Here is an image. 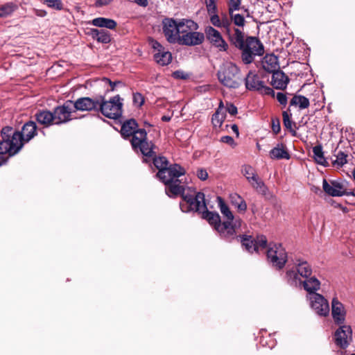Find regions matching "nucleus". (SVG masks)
I'll use <instances>...</instances> for the list:
<instances>
[{"instance_id":"1","label":"nucleus","mask_w":355,"mask_h":355,"mask_svg":"<svg viewBox=\"0 0 355 355\" xmlns=\"http://www.w3.org/2000/svg\"><path fill=\"white\" fill-rule=\"evenodd\" d=\"M121 133L124 138L132 136L130 142L135 151H140L147 157L155 156L153 150L155 145L152 141L147 140V132L145 129H138V123L135 119H130L125 121L121 125Z\"/></svg>"},{"instance_id":"2","label":"nucleus","mask_w":355,"mask_h":355,"mask_svg":"<svg viewBox=\"0 0 355 355\" xmlns=\"http://www.w3.org/2000/svg\"><path fill=\"white\" fill-rule=\"evenodd\" d=\"M202 214V218L206 219L211 225L214 227L221 238L229 242H231L235 239L239 241L236 229L241 227V220H236L234 224L232 225L229 221H223L221 223L219 214L216 212L209 211L207 209L204 210Z\"/></svg>"},{"instance_id":"3","label":"nucleus","mask_w":355,"mask_h":355,"mask_svg":"<svg viewBox=\"0 0 355 355\" xmlns=\"http://www.w3.org/2000/svg\"><path fill=\"white\" fill-rule=\"evenodd\" d=\"M185 173V169L180 164H174L167 166L165 179L159 180L166 185L165 192L169 198H176L184 191V186L179 178Z\"/></svg>"},{"instance_id":"4","label":"nucleus","mask_w":355,"mask_h":355,"mask_svg":"<svg viewBox=\"0 0 355 355\" xmlns=\"http://www.w3.org/2000/svg\"><path fill=\"white\" fill-rule=\"evenodd\" d=\"M180 195L184 201L180 203V209L183 212L193 211L202 213L207 209L203 193L197 192L194 189L188 187L187 193L184 189Z\"/></svg>"},{"instance_id":"5","label":"nucleus","mask_w":355,"mask_h":355,"mask_svg":"<svg viewBox=\"0 0 355 355\" xmlns=\"http://www.w3.org/2000/svg\"><path fill=\"white\" fill-rule=\"evenodd\" d=\"M240 69L232 62H225L217 72L218 81L225 87L236 89L241 85Z\"/></svg>"},{"instance_id":"6","label":"nucleus","mask_w":355,"mask_h":355,"mask_svg":"<svg viewBox=\"0 0 355 355\" xmlns=\"http://www.w3.org/2000/svg\"><path fill=\"white\" fill-rule=\"evenodd\" d=\"M123 98L119 95H116L109 101H106L103 96H99V107L98 111L107 118L117 119L123 112Z\"/></svg>"},{"instance_id":"7","label":"nucleus","mask_w":355,"mask_h":355,"mask_svg":"<svg viewBox=\"0 0 355 355\" xmlns=\"http://www.w3.org/2000/svg\"><path fill=\"white\" fill-rule=\"evenodd\" d=\"M242 51L241 58L245 64H250L254 61L255 56H261L264 53L262 43L255 37H248L245 39Z\"/></svg>"},{"instance_id":"8","label":"nucleus","mask_w":355,"mask_h":355,"mask_svg":"<svg viewBox=\"0 0 355 355\" xmlns=\"http://www.w3.org/2000/svg\"><path fill=\"white\" fill-rule=\"evenodd\" d=\"M349 182L340 179L327 181L322 180V189L325 193L332 197H340L343 196H355L354 192L348 188Z\"/></svg>"},{"instance_id":"9","label":"nucleus","mask_w":355,"mask_h":355,"mask_svg":"<svg viewBox=\"0 0 355 355\" xmlns=\"http://www.w3.org/2000/svg\"><path fill=\"white\" fill-rule=\"evenodd\" d=\"M15 132L10 126L2 128L1 131L2 141H0V155L8 157L17 153V152H14L17 147V142H15L13 139Z\"/></svg>"},{"instance_id":"10","label":"nucleus","mask_w":355,"mask_h":355,"mask_svg":"<svg viewBox=\"0 0 355 355\" xmlns=\"http://www.w3.org/2000/svg\"><path fill=\"white\" fill-rule=\"evenodd\" d=\"M267 259L275 268L282 269L288 259L287 252L281 244H270L267 251Z\"/></svg>"},{"instance_id":"11","label":"nucleus","mask_w":355,"mask_h":355,"mask_svg":"<svg viewBox=\"0 0 355 355\" xmlns=\"http://www.w3.org/2000/svg\"><path fill=\"white\" fill-rule=\"evenodd\" d=\"M37 135V125L33 121H29L24 124L21 131H16L13 139L17 142V147L14 152L19 153L25 143L28 142Z\"/></svg>"},{"instance_id":"12","label":"nucleus","mask_w":355,"mask_h":355,"mask_svg":"<svg viewBox=\"0 0 355 355\" xmlns=\"http://www.w3.org/2000/svg\"><path fill=\"white\" fill-rule=\"evenodd\" d=\"M245 85L250 91H255L263 95L274 94L273 89L266 86L260 76L254 71H249L245 78Z\"/></svg>"},{"instance_id":"13","label":"nucleus","mask_w":355,"mask_h":355,"mask_svg":"<svg viewBox=\"0 0 355 355\" xmlns=\"http://www.w3.org/2000/svg\"><path fill=\"white\" fill-rule=\"evenodd\" d=\"M74 112L73 101H67L62 105L54 108L53 114L54 124L60 125L71 121L72 112Z\"/></svg>"},{"instance_id":"14","label":"nucleus","mask_w":355,"mask_h":355,"mask_svg":"<svg viewBox=\"0 0 355 355\" xmlns=\"http://www.w3.org/2000/svg\"><path fill=\"white\" fill-rule=\"evenodd\" d=\"M179 20L165 18L162 20V30L166 40L171 44H176L178 34Z\"/></svg>"},{"instance_id":"15","label":"nucleus","mask_w":355,"mask_h":355,"mask_svg":"<svg viewBox=\"0 0 355 355\" xmlns=\"http://www.w3.org/2000/svg\"><path fill=\"white\" fill-rule=\"evenodd\" d=\"M309 300L311 306L316 314L324 317L329 315V302L322 295L313 293L309 296Z\"/></svg>"},{"instance_id":"16","label":"nucleus","mask_w":355,"mask_h":355,"mask_svg":"<svg viewBox=\"0 0 355 355\" xmlns=\"http://www.w3.org/2000/svg\"><path fill=\"white\" fill-rule=\"evenodd\" d=\"M205 34L207 40L218 51H226L227 50L228 44L218 31L211 26H208L205 29Z\"/></svg>"},{"instance_id":"17","label":"nucleus","mask_w":355,"mask_h":355,"mask_svg":"<svg viewBox=\"0 0 355 355\" xmlns=\"http://www.w3.org/2000/svg\"><path fill=\"white\" fill-rule=\"evenodd\" d=\"M335 343L340 348H347L352 340V330L349 325L342 324L336 331Z\"/></svg>"},{"instance_id":"18","label":"nucleus","mask_w":355,"mask_h":355,"mask_svg":"<svg viewBox=\"0 0 355 355\" xmlns=\"http://www.w3.org/2000/svg\"><path fill=\"white\" fill-rule=\"evenodd\" d=\"M296 263L297 271L296 273L294 270H288L286 272V276L291 280L290 284L295 283L297 284V279L298 275L302 277L308 278L312 273V268L307 261L303 260H297Z\"/></svg>"},{"instance_id":"19","label":"nucleus","mask_w":355,"mask_h":355,"mask_svg":"<svg viewBox=\"0 0 355 355\" xmlns=\"http://www.w3.org/2000/svg\"><path fill=\"white\" fill-rule=\"evenodd\" d=\"M150 44L152 48L156 51L154 55V59L158 64L165 66L171 63L172 60L171 52L165 51L164 47L156 40H152Z\"/></svg>"},{"instance_id":"20","label":"nucleus","mask_w":355,"mask_h":355,"mask_svg":"<svg viewBox=\"0 0 355 355\" xmlns=\"http://www.w3.org/2000/svg\"><path fill=\"white\" fill-rule=\"evenodd\" d=\"M98 107H99V96L94 98L81 97L73 103L74 111H98Z\"/></svg>"},{"instance_id":"21","label":"nucleus","mask_w":355,"mask_h":355,"mask_svg":"<svg viewBox=\"0 0 355 355\" xmlns=\"http://www.w3.org/2000/svg\"><path fill=\"white\" fill-rule=\"evenodd\" d=\"M205 40L203 33L191 31L185 35H180L176 43L180 45L196 46L202 44Z\"/></svg>"},{"instance_id":"22","label":"nucleus","mask_w":355,"mask_h":355,"mask_svg":"<svg viewBox=\"0 0 355 355\" xmlns=\"http://www.w3.org/2000/svg\"><path fill=\"white\" fill-rule=\"evenodd\" d=\"M331 315L335 324H344L346 311L343 304L336 297H334L331 302Z\"/></svg>"},{"instance_id":"23","label":"nucleus","mask_w":355,"mask_h":355,"mask_svg":"<svg viewBox=\"0 0 355 355\" xmlns=\"http://www.w3.org/2000/svg\"><path fill=\"white\" fill-rule=\"evenodd\" d=\"M261 65L263 69L268 73H273L279 68L278 58L274 54L266 55L261 61Z\"/></svg>"},{"instance_id":"24","label":"nucleus","mask_w":355,"mask_h":355,"mask_svg":"<svg viewBox=\"0 0 355 355\" xmlns=\"http://www.w3.org/2000/svg\"><path fill=\"white\" fill-rule=\"evenodd\" d=\"M272 73L271 83L272 86L278 89H284L289 82L288 77L279 69Z\"/></svg>"},{"instance_id":"25","label":"nucleus","mask_w":355,"mask_h":355,"mask_svg":"<svg viewBox=\"0 0 355 355\" xmlns=\"http://www.w3.org/2000/svg\"><path fill=\"white\" fill-rule=\"evenodd\" d=\"M35 117L37 123L44 127H49L54 124L53 114L49 110H40L36 112Z\"/></svg>"},{"instance_id":"26","label":"nucleus","mask_w":355,"mask_h":355,"mask_svg":"<svg viewBox=\"0 0 355 355\" xmlns=\"http://www.w3.org/2000/svg\"><path fill=\"white\" fill-rule=\"evenodd\" d=\"M153 164L158 169L156 176L159 179H165L166 168L168 166V161L165 157H155L153 158Z\"/></svg>"},{"instance_id":"27","label":"nucleus","mask_w":355,"mask_h":355,"mask_svg":"<svg viewBox=\"0 0 355 355\" xmlns=\"http://www.w3.org/2000/svg\"><path fill=\"white\" fill-rule=\"evenodd\" d=\"M89 34L94 40L100 43L108 44L111 41L110 34L105 30L92 28Z\"/></svg>"},{"instance_id":"28","label":"nucleus","mask_w":355,"mask_h":355,"mask_svg":"<svg viewBox=\"0 0 355 355\" xmlns=\"http://www.w3.org/2000/svg\"><path fill=\"white\" fill-rule=\"evenodd\" d=\"M198 25L191 19H179L178 34L185 35L191 31H197Z\"/></svg>"},{"instance_id":"29","label":"nucleus","mask_w":355,"mask_h":355,"mask_svg":"<svg viewBox=\"0 0 355 355\" xmlns=\"http://www.w3.org/2000/svg\"><path fill=\"white\" fill-rule=\"evenodd\" d=\"M91 24L96 27L106 28L110 30L114 29L117 25V23L114 19L105 17H96L92 19Z\"/></svg>"},{"instance_id":"30","label":"nucleus","mask_w":355,"mask_h":355,"mask_svg":"<svg viewBox=\"0 0 355 355\" xmlns=\"http://www.w3.org/2000/svg\"><path fill=\"white\" fill-rule=\"evenodd\" d=\"M217 200L221 214L226 218L225 221H229L231 224L234 225L236 220H241L240 218H234L232 211L230 210L229 207L221 197H218Z\"/></svg>"},{"instance_id":"31","label":"nucleus","mask_w":355,"mask_h":355,"mask_svg":"<svg viewBox=\"0 0 355 355\" xmlns=\"http://www.w3.org/2000/svg\"><path fill=\"white\" fill-rule=\"evenodd\" d=\"M302 282L300 280V284ZM303 287L309 293V296L313 293H316L315 291L320 288V283L319 280L313 277L305 279L302 282Z\"/></svg>"},{"instance_id":"32","label":"nucleus","mask_w":355,"mask_h":355,"mask_svg":"<svg viewBox=\"0 0 355 355\" xmlns=\"http://www.w3.org/2000/svg\"><path fill=\"white\" fill-rule=\"evenodd\" d=\"M270 156L272 159H290L289 153L287 152L286 150H285V148L282 144H281V145L278 144L277 146L273 148L270 151Z\"/></svg>"},{"instance_id":"33","label":"nucleus","mask_w":355,"mask_h":355,"mask_svg":"<svg viewBox=\"0 0 355 355\" xmlns=\"http://www.w3.org/2000/svg\"><path fill=\"white\" fill-rule=\"evenodd\" d=\"M230 35V40L231 42L238 49L243 47L245 40H244V33L239 28H234V33Z\"/></svg>"},{"instance_id":"34","label":"nucleus","mask_w":355,"mask_h":355,"mask_svg":"<svg viewBox=\"0 0 355 355\" xmlns=\"http://www.w3.org/2000/svg\"><path fill=\"white\" fill-rule=\"evenodd\" d=\"M283 116V123L285 128L288 130V131L291 133L292 136L295 137L297 135L296 124L291 120V114H288L287 111H284L282 112Z\"/></svg>"},{"instance_id":"35","label":"nucleus","mask_w":355,"mask_h":355,"mask_svg":"<svg viewBox=\"0 0 355 355\" xmlns=\"http://www.w3.org/2000/svg\"><path fill=\"white\" fill-rule=\"evenodd\" d=\"M222 107L223 103L220 102L218 108L212 115L211 123L215 128H220L225 119V115L222 112Z\"/></svg>"},{"instance_id":"36","label":"nucleus","mask_w":355,"mask_h":355,"mask_svg":"<svg viewBox=\"0 0 355 355\" xmlns=\"http://www.w3.org/2000/svg\"><path fill=\"white\" fill-rule=\"evenodd\" d=\"M231 203L239 211H245L247 209V204L245 201L237 193H232L230 196Z\"/></svg>"},{"instance_id":"37","label":"nucleus","mask_w":355,"mask_h":355,"mask_svg":"<svg viewBox=\"0 0 355 355\" xmlns=\"http://www.w3.org/2000/svg\"><path fill=\"white\" fill-rule=\"evenodd\" d=\"M290 105L298 106L300 109L303 110L307 108L309 106L310 103L309 100L306 97L302 95H295L292 98Z\"/></svg>"},{"instance_id":"38","label":"nucleus","mask_w":355,"mask_h":355,"mask_svg":"<svg viewBox=\"0 0 355 355\" xmlns=\"http://www.w3.org/2000/svg\"><path fill=\"white\" fill-rule=\"evenodd\" d=\"M313 158L315 161L322 166H326L327 161L324 156L322 147L321 145L315 146L313 148Z\"/></svg>"},{"instance_id":"39","label":"nucleus","mask_w":355,"mask_h":355,"mask_svg":"<svg viewBox=\"0 0 355 355\" xmlns=\"http://www.w3.org/2000/svg\"><path fill=\"white\" fill-rule=\"evenodd\" d=\"M255 180H252V182H250L249 183L251 186L259 193L262 195H266L268 189L265 184V183L259 178V176L254 178Z\"/></svg>"},{"instance_id":"40","label":"nucleus","mask_w":355,"mask_h":355,"mask_svg":"<svg viewBox=\"0 0 355 355\" xmlns=\"http://www.w3.org/2000/svg\"><path fill=\"white\" fill-rule=\"evenodd\" d=\"M242 174L245 177L248 182L255 180L254 178L258 175L255 169L250 165H243L241 168Z\"/></svg>"},{"instance_id":"41","label":"nucleus","mask_w":355,"mask_h":355,"mask_svg":"<svg viewBox=\"0 0 355 355\" xmlns=\"http://www.w3.org/2000/svg\"><path fill=\"white\" fill-rule=\"evenodd\" d=\"M17 9V6L14 3H8L0 7V17H7Z\"/></svg>"},{"instance_id":"42","label":"nucleus","mask_w":355,"mask_h":355,"mask_svg":"<svg viewBox=\"0 0 355 355\" xmlns=\"http://www.w3.org/2000/svg\"><path fill=\"white\" fill-rule=\"evenodd\" d=\"M240 241L242 245L245 248L247 251L249 252H252L254 250V239L251 236H240Z\"/></svg>"},{"instance_id":"43","label":"nucleus","mask_w":355,"mask_h":355,"mask_svg":"<svg viewBox=\"0 0 355 355\" xmlns=\"http://www.w3.org/2000/svg\"><path fill=\"white\" fill-rule=\"evenodd\" d=\"M336 157V159L333 161V164L337 167H342L347 162V154L343 151H338Z\"/></svg>"},{"instance_id":"44","label":"nucleus","mask_w":355,"mask_h":355,"mask_svg":"<svg viewBox=\"0 0 355 355\" xmlns=\"http://www.w3.org/2000/svg\"><path fill=\"white\" fill-rule=\"evenodd\" d=\"M254 250L258 252L259 249H265L267 246V239L263 235H260L254 239Z\"/></svg>"},{"instance_id":"45","label":"nucleus","mask_w":355,"mask_h":355,"mask_svg":"<svg viewBox=\"0 0 355 355\" xmlns=\"http://www.w3.org/2000/svg\"><path fill=\"white\" fill-rule=\"evenodd\" d=\"M229 14L234 25L237 26H244L245 20L243 15L240 14H234V12Z\"/></svg>"},{"instance_id":"46","label":"nucleus","mask_w":355,"mask_h":355,"mask_svg":"<svg viewBox=\"0 0 355 355\" xmlns=\"http://www.w3.org/2000/svg\"><path fill=\"white\" fill-rule=\"evenodd\" d=\"M44 3L51 8L56 10H61L63 9V3L62 0H44Z\"/></svg>"},{"instance_id":"47","label":"nucleus","mask_w":355,"mask_h":355,"mask_svg":"<svg viewBox=\"0 0 355 355\" xmlns=\"http://www.w3.org/2000/svg\"><path fill=\"white\" fill-rule=\"evenodd\" d=\"M132 101L135 106L139 107L144 103V97L139 92L134 93L132 96Z\"/></svg>"},{"instance_id":"48","label":"nucleus","mask_w":355,"mask_h":355,"mask_svg":"<svg viewBox=\"0 0 355 355\" xmlns=\"http://www.w3.org/2000/svg\"><path fill=\"white\" fill-rule=\"evenodd\" d=\"M221 28H225L227 33L228 34H230V26L232 25V21L230 19H229L227 17V15H224L222 18H221Z\"/></svg>"},{"instance_id":"49","label":"nucleus","mask_w":355,"mask_h":355,"mask_svg":"<svg viewBox=\"0 0 355 355\" xmlns=\"http://www.w3.org/2000/svg\"><path fill=\"white\" fill-rule=\"evenodd\" d=\"M241 5V0H230L228 4L229 13H232L235 10H239Z\"/></svg>"},{"instance_id":"50","label":"nucleus","mask_w":355,"mask_h":355,"mask_svg":"<svg viewBox=\"0 0 355 355\" xmlns=\"http://www.w3.org/2000/svg\"><path fill=\"white\" fill-rule=\"evenodd\" d=\"M205 4L209 15L216 12L217 8L215 3V0H205Z\"/></svg>"},{"instance_id":"51","label":"nucleus","mask_w":355,"mask_h":355,"mask_svg":"<svg viewBox=\"0 0 355 355\" xmlns=\"http://www.w3.org/2000/svg\"><path fill=\"white\" fill-rule=\"evenodd\" d=\"M210 21L211 23L216 27L221 28V19H220L219 16L215 13H212L210 15Z\"/></svg>"},{"instance_id":"52","label":"nucleus","mask_w":355,"mask_h":355,"mask_svg":"<svg viewBox=\"0 0 355 355\" xmlns=\"http://www.w3.org/2000/svg\"><path fill=\"white\" fill-rule=\"evenodd\" d=\"M272 130L275 134H277L280 132L281 126L279 119L275 118L272 119Z\"/></svg>"},{"instance_id":"53","label":"nucleus","mask_w":355,"mask_h":355,"mask_svg":"<svg viewBox=\"0 0 355 355\" xmlns=\"http://www.w3.org/2000/svg\"><path fill=\"white\" fill-rule=\"evenodd\" d=\"M220 141L223 143L229 144L230 146L233 148H234L236 146V143L234 141V139L228 135L222 137Z\"/></svg>"},{"instance_id":"54","label":"nucleus","mask_w":355,"mask_h":355,"mask_svg":"<svg viewBox=\"0 0 355 355\" xmlns=\"http://www.w3.org/2000/svg\"><path fill=\"white\" fill-rule=\"evenodd\" d=\"M276 97H277V100L281 105L285 106L287 104V96L285 94L282 93V92H278L277 94Z\"/></svg>"},{"instance_id":"55","label":"nucleus","mask_w":355,"mask_h":355,"mask_svg":"<svg viewBox=\"0 0 355 355\" xmlns=\"http://www.w3.org/2000/svg\"><path fill=\"white\" fill-rule=\"evenodd\" d=\"M196 175L201 180H206L208 178V173L204 168H199L197 171Z\"/></svg>"},{"instance_id":"56","label":"nucleus","mask_w":355,"mask_h":355,"mask_svg":"<svg viewBox=\"0 0 355 355\" xmlns=\"http://www.w3.org/2000/svg\"><path fill=\"white\" fill-rule=\"evenodd\" d=\"M226 110L231 115L237 114V107L232 103L226 104Z\"/></svg>"},{"instance_id":"57","label":"nucleus","mask_w":355,"mask_h":355,"mask_svg":"<svg viewBox=\"0 0 355 355\" xmlns=\"http://www.w3.org/2000/svg\"><path fill=\"white\" fill-rule=\"evenodd\" d=\"M103 80L106 83H108L111 87V91H114L115 89V87L117 86V85H122V83L121 81H114V82H112L111 81L110 79L105 78L103 79Z\"/></svg>"},{"instance_id":"58","label":"nucleus","mask_w":355,"mask_h":355,"mask_svg":"<svg viewBox=\"0 0 355 355\" xmlns=\"http://www.w3.org/2000/svg\"><path fill=\"white\" fill-rule=\"evenodd\" d=\"M173 76L174 78L179 79H186L187 78V75L182 71H175L173 72Z\"/></svg>"},{"instance_id":"59","label":"nucleus","mask_w":355,"mask_h":355,"mask_svg":"<svg viewBox=\"0 0 355 355\" xmlns=\"http://www.w3.org/2000/svg\"><path fill=\"white\" fill-rule=\"evenodd\" d=\"M113 0H96L95 5L97 7H101L109 5Z\"/></svg>"},{"instance_id":"60","label":"nucleus","mask_w":355,"mask_h":355,"mask_svg":"<svg viewBox=\"0 0 355 355\" xmlns=\"http://www.w3.org/2000/svg\"><path fill=\"white\" fill-rule=\"evenodd\" d=\"M133 1L142 7H146L148 4V0H133Z\"/></svg>"},{"instance_id":"61","label":"nucleus","mask_w":355,"mask_h":355,"mask_svg":"<svg viewBox=\"0 0 355 355\" xmlns=\"http://www.w3.org/2000/svg\"><path fill=\"white\" fill-rule=\"evenodd\" d=\"M231 128L232 131L236 134V136L238 137L239 136V128L236 124H233L231 125Z\"/></svg>"},{"instance_id":"62","label":"nucleus","mask_w":355,"mask_h":355,"mask_svg":"<svg viewBox=\"0 0 355 355\" xmlns=\"http://www.w3.org/2000/svg\"><path fill=\"white\" fill-rule=\"evenodd\" d=\"M8 159V157H3L2 155H0V166L3 165L4 163L6 162Z\"/></svg>"},{"instance_id":"63","label":"nucleus","mask_w":355,"mask_h":355,"mask_svg":"<svg viewBox=\"0 0 355 355\" xmlns=\"http://www.w3.org/2000/svg\"><path fill=\"white\" fill-rule=\"evenodd\" d=\"M171 119V117L169 116H163L162 117V121L164 122H168Z\"/></svg>"},{"instance_id":"64","label":"nucleus","mask_w":355,"mask_h":355,"mask_svg":"<svg viewBox=\"0 0 355 355\" xmlns=\"http://www.w3.org/2000/svg\"><path fill=\"white\" fill-rule=\"evenodd\" d=\"M352 355H355V354H352Z\"/></svg>"}]
</instances>
